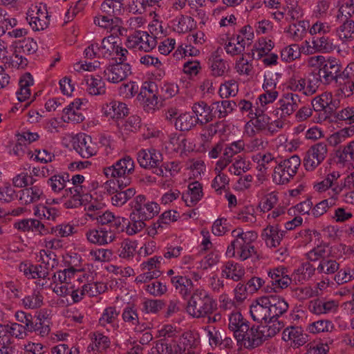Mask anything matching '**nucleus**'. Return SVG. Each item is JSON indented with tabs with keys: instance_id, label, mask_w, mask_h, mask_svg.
Instances as JSON below:
<instances>
[{
	"instance_id": "nucleus-33",
	"label": "nucleus",
	"mask_w": 354,
	"mask_h": 354,
	"mask_svg": "<svg viewBox=\"0 0 354 354\" xmlns=\"http://www.w3.org/2000/svg\"><path fill=\"white\" fill-rule=\"evenodd\" d=\"M339 37L342 39L351 41L354 39V21L351 19H346L337 30Z\"/></svg>"
},
{
	"instance_id": "nucleus-39",
	"label": "nucleus",
	"mask_w": 354,
	"mask_h": 354,
	"mask_svg": "<svg viewBox=\"0 0 354 354\" xmlns=\"http://www.w3.org/2000/svg\"><path fill=\"white\" fill-rule=\"evenodd\" d=\"M320 82L323 83V80L322 77L318 75V72L309 74L306 80V88L304 91V94L309 95L315 93Z\"/></svg>"
},
{
	"instance_id": "nucleus-3",
	"label": "nucleus",
	"mask_w": 354,
	"mask_h": 354,
	"mask_svg": "<svg viewBox=\"0 0 354 354\" xmlns=\"http://www.w3.org/2000/svg\"><path fill=\"white\" fill-rule=\"evenodd\" d=\"M301 160L297 155L281 161L274 167L273 181L278 185L286 184L297 173Z\"/></svg>"
},
{
	"instance_id": "nucleus-9",
	"label": "nucleus",
	"mask_w": 354,
	"mask_h": 354,
	"mask_svg": "<svg viewBox=\"0 0 354 354\" xmlns=\"http://www.w3.org/2000/svg\"><path fill=\"white\" fill-rule=\"evenodd\" d=\"M74 149L84 158H88L96 153L91 137L84 133L77 135L73 140Z\"/></svg>"
},
{
	"instance_id": "nucleus-23",
	"label": "nucleus",
	"mask_w": 354,
	"mask_h": 354,
	"mask_svg": "<svg viewBox=\"0 0 354 354\" xmlns=\"http://www.w3.org/2000/svg\"><path fill=\"white\" fill-rule=\"evenodd\" d=\"M198 123H199V118H196L190 113H185L180 115L176 119L175 127L179 131H189Z\"/></svg>"
},
{
	"instance_id": "nucleus-37",
	"label": "nucleus",
	"mask_w": 354,
	"mask_h": 354,
	"mask_svg": "<svg viewBox=\"0 0 354 354\" xmlns=\"http://www.w3.org/2000/svg\"><path fill=\"white\" fill-rule=\"evenodd\" d=\"M22 304L29 309L40 308L43 304V297L39 292H34L22 299Z\"/></svg>"
},
{
	"instance_id": "nucleus-5",
	"label": "nucleus",
	"mask_w": 354,
	"mask_h": 354,
	"mask_svg": "<svg viewBox=\"0 0 354 354\" xmlns=\"http://www.w3.org/2000/svg\"><path fill=\"white\" fill-rule=\"evenodd\" d=\"M131 204L132 212L145 221L153 218L160 212L159 205L147 201L146 196L142 194L137 196Z\"/></svg>"
},
{
	"instance_id": "nucleus-13",
	"label": "nucleus",
	"mask_w": 354,
	"mask_h": 354,
	"mask_svg": "<svg viewBox=\"0 0 354 354\" xmlns=\"http://www.w3.org/2000/svg\"><path fill=\"white\" fill-rule=\"evenodd\" d=\"M268 301V309L270 317L274 319L279 318L288 309V304L283 298L277 295H270L266 296Z\"/></svg>"
},
{
	"instance_id": "nucleus-20",
	"label": "nucleus",
	"mask_w": 354,
	"mask_h": 354,
	"mask_svg": "<svg viewBox=\"0 0 354 354\" xmlns=\"http://www.w3.org/2000/svg\"><path fill=\"white\" fill-rule=\"evenodd\" d=\"M245 274L242 266L233 261H227L222 270L221 276L226 279H231L234 281H239Z\"/></svg>"
},
{
	"instance_id": "nucleus-7",
	"label": "nucleus",
	"mask_w": 354,
	"mask_h": 354,
	"mask_svg": "<svg viewBox=\"0 0 354 354\" xmlns=\"http://www.w3.org/2000/svg\"><path fill=\"white\" fill-rule=\"evenodd\" d=\"M134 167L133 159L129 156H126L113 165L104 168V174L107 178H119L132 174Z\"/></svg>"
},
{
	"instance_id": "nucleus-2",
	"label": "nucleus",
	"mask_w": 354,
	"mask_h": 354,
	"mask_svg": "<svg viewBox=\"0 0 354 354\" xmlns=\"http://www.w3.org/2000/svg\"><path fill=\"white\" fill-rule=\"evenodd\" d=\"M310 64L312 66L317 68L318 75L322 77L324 84H329L332 82H338V73L341 71L342 66L335 58L326 59L322 55L310 57Z\"/></svg>"
},
{
	"instance_id": "nucleus-48",
	"label": "nucleus",
	"mask_w": 354,
	"mask_h": 354,
	"mask_svg": "<svg viewBox=\"0 0 354 354\" xmlns=\"http://www.w3.org/2000/svg\"><path fill=\"white\" fill-rule=\"evenodd\" d=\"M313 158L317 159L319 163L323 161L327 153L326 145L324 143L319 142L312 146L308 151Z\"/></svg>"
},
{
	"instance_id": "nucleus-47",
	"label": "nucleus",
	"mask_w": 354,
	"mask_h": 354,
	"mask_svg": "<svg viewBox=\"0 0 354 354\" xmlns=\"http://www.w3.org/2000/svg\"><path fill=\"white\" fill-rule=\"evenodd\" d=\"M128 224H129V221L127 218L114 216L108 228V232H111L114 234L115 232H123Z\"/></svg>"
},
{
	"instance_id": "nucleus-8",
	"label": "nucleus",
	"mask_w": 354,
	"mask_h": 354,
	"mask_svg": "<svg viewBox=\"0 0 354 354\" xmlns=\"http://www.w3.org/2000/svg\"><path fill=\"white\" fill-rule=\"evenodd\" d=\"M131 74V66L128 64L117 62L109 64L103 72V77L110 82L118 83Z\"/></svg>"
},
{
	"instance_id": "nucleus-57",
	"label": "nucleus",
	"mask_w": 354,
	"mask_h": 354,
	"mask_svg": "<svg viewBox=\"0 0 354 354\" xmlns=\"http://www.w3.org/2000/svg\"><path fill=\"white\" fill-rule=\"evenodd\" d=\"M118 314L115 307L106 308L99 319L100 324L105 326L106 324L112 323L117 318Z\"/></svg>"
},
{
	"instance_id": "nucleus-17",
	"label": "nucleus",
	"mask_w": 354,
	"mask_h": 354,
	"mask_svg": "<svg viewBox=\"0 0 354 354\" xmlns=\"http://www.w3.org/2000/svg\"><path fill=\"white\" fill-rule=\"evenodd\" d=\"M339 176L340 175L337 171H333L328 174L322 181L315 185L316 190L318 192H324L328 188H331L335 195L339 194L342 190V186L336 183Z\"/></svg>"
},
{
	"instance_id": "nucleus-61",
	"label": "nucleus",
	"mask_w": 354,
	"mask_h": 354,
	"mask_svg": "<svg viewBox=\"0 0 354 354\" xmlns=\"http://www.w3.org/2000/svg\"><path fill=\"white\" fill-rule=\"evenodd\" d=\"M227 230V219L224 218L216 220L212 227V232L216 236H222Z\"/></svg>"
},
{
	"instance_id": "nucleus-44",
	"label": "nucleus",
	"mask_w": 354,
	"mask_h": 354,
	"mask_svg": "<svg viewBox=\"0 0 354 354\" xmlns=\"http://www.w3.org/2000/svg\"><path fill=\"white\" fill-rule=\"evenodd\" d=\"M238 92V85L234 80H230L221 85L219 95L222 98L235 96Z\"/></svg>"
},
{
	"instance_id": "nucleus-56",
	"label": "nucleus",
	"mask_w": 354,
	"mask_h": 354,
	"mask_svg": "<svg viewBox=\"0 0 354 354\" xmlns=\"http://www.w3.org/2000/svg\"><path fill=\"white\" fill-rule=\"evenodd\" d=\"M280 107L277 109L276 115L279 114V111H281L280 117L283 118L292 114L297 108L295 107L290 102L288 98L281 99L279 102Z\"/></svg>"
},
{
	"instance_id": "nucleus-28",
	"label": "nucleus",
	"mask_w": 354,
	"mask_h": 354,
	"mask_svg": "<svg viewBox=\"0 0 354 354\" xmlns=\"http://www.w3.org/2000/svg\"><path fill=\"white\" fill-rule=\"evenodd\" d=\"M41 266H33L25 263H21L19 265V270L27 277L31 279L45 278L48 272L41 271Z\"/></svg>"
},
{
	"instance_id": "nucleus-1",
	"label": "nucleus",
	"mask_w": 354,
	"mask_h": 354,
	"mask_svg": "<svg viewBox=\"0 0 354 354\" xmlns=\"http://www.w3.org/2000/svg\"><path fill=\"white\" fill-rule=\"evenodd\" d=\"M217 310L216 301L205 290H196L187 301L186 312L194 318H205Z\"/></svg>"
},
{
	"instance_id": "nucleus-22",
	"label": "nucleus",
	"mask_w": 354,
	"mask_h": 354,
	"mask_svg": "<svg viewBox=\"0 0 354 354\" xmlns=\"http://www.w3.org/2000/svg\"><path fill=\"white\" fill-rule=\"evenodd\" d=\"M265 322V325H261L262 327V335L265 337L266 341L276 335L283 327L284 324L280 322L279 318L272 319L270 317Z\"/></svg>"
},
{
	"instance_id": "nucleus-43",
	"label": "nucleus",
	"mask_w": 354,
	"mask_h": 354,
	"mask_svg": "<svg viewBox=\"0 0 354 354\" xmlns=\"http://www.w3.org/2000/svg\"><path fill=\"white\" fill-rule=\"evenodd\" d=\"M210 66L214 76H222L227 70V66L223 59L218 55H213L212 59H209Z\"/></svg>"
},
{
	"instance_id": "nucleus-63",
	"label": "nucleus",
	"mask_w": 354,
	"mask_h": 354,
	"mask_svg": "<svg viewBox=\"0 0 354 354\" xmlns=\"http://www.w3.org/2000/svg\"><path fill=\"white\" fill-rule=\"evenodd\" d=\"M8 331L11 337L15 336L17 338L22 339L27 335V330L23 327V324L13 323L8 325Z\"/></svg>"
},
{
	"instance_id": "nucleus-15",
	"label": "nucleus",
	"mask_w": 354,
	"mask_h": 354,
	"mask_svg": "<svg viewBox=\"0 0 354 354\" xmlns=\"http://www.w3.org/2000/svg\"><path fill=\"white\" fill-rule=\"evenodd\" d=\"M86 237L88 241L98 245H105L113 241L115 235L108 232L106 227H102L100 230H92L86 233Z\"/></svg>"
},
{
	"instance_id": "nucleus-24",
	"label": "nucleus",
	"mask_w": 354,
	"mask_h": 354,
	"mask_svg": "<svg viewBox=\"0 0 354 354\" xmlns=\"http://www.w3.org/2000/svg\"><path fill=\"white\" fill-rule=\"evenodd\" d=\"M34 80L30 73H26L19 80V91L17 92V99L20 102H24L30 95L29 87L33 85Z\"/></svg>"
},
{
	"instance_id": "nucleus-55",
	"label": "nucleus",
	"mask_w": 354,
	"mask_h": 354,
	"mask_svg": "<svg viewBox=\"0 0 354 354\" xmlns=\"http://www.w3.org/2000/svg\"><path fill=\"white\" fill-rule=\"evenodd\" d=\"M256 120L253 123L254 127L258 130H264L268 129L270 118L266 114H264L262 111H256L254 113Z\"/></svg>"
},
{
	"instance_id": "nucleus-25",
	"label": "nucleus",
	"mask_w": 354,
	"mask_h": 354,
	"mask_svg": "<svg viewBox=\"0 0 354 354\" xmlns=\"http://www.w3.org/2000/svg\"><path fill=\"white\" fill-rule=\"evenodd\" d=\"M136 32L137 37L139 38L138 41L139 45L138 50L149 52L156 46L157 41L156 37L150 35L145 31L138 30Z\"/></svg>"
},
{
	"instance_id": "nucleus-11",
	"label": "nucleus",
	"mask_w": 354,
	"mask_h": 354,
	"mask_svg": "<svg viewBox=\"0 0 354 354\" xmlns=\"http://www.w3.org/2000/svg\"><path fill=\"white\" fill-rule=\"evenodd\" d=\"M268 302L266 296H262L251 304L250 313L254 321L262 322L270 318Z\"/></svg>"
},
{
	"instance_id": "nucleus-51",
	"label": "nucleus",
	"mask_w": 354,
	"mask_h": 354,
	"mask_svg": "<svg viewBox=\"0 0 354 354\" xmlns=\"http://www.w3.org/2000/svg\"><path fill=\"white\" fill-rule=\"evenodd\" d=\"M91 339L99 352L105 351L110 346L109 338L102 333H94Z\"/></svg>"
},
{
	"instance_id": "nucleus-12",
	"label": "nucleus",
	"mask_w": 354,
	"mask_h": 354,
	"mask_svg": "<svg viewBox=\"0 0 354 354\" xmlns=\"http://www.w3.org/2000/svg\"><path fill=\"white\" fill-rule=\"evenodd\" d=\"M286 233V230H280L278 225H270L263 230L261 237L265 240L267 246L276 248L280 244Z\"/></svg>"
},
{
	"instance_id": "nucleus-46",
	"label": "nucleus",
	"mask_w": 354,
	"mask_h": 354,
	"mask_svg": "<svg viewBox=\"0 0 354 354\" xmlns=\"http://www.w3.org/2000/svg\"><path fill=\"white\" fill-rule=\"evenodd\" d=\"M136 248V243L135 241L129 239L124 240L118 250L119 256L124 259L130 258L133 256Z\"/></svg>"
},
{
	"instance_id": "nucleus-29",
	"label": "nucleus",
	"mask_w": 354,
	"mask_h": 354,
	"mask_svg": "<svg viewBox=\"0 0 354 354\" xmlns=\"http://www.w3.org/2000/svg\"><path fill=\"white\" fill-rule=\"evenodd\" d=\"M156 88V85L153 83L149 84L147 87L146 86H142L138 96V99L140 100L141 99L145 100V102L148 103V105L156 106L158 104V97L154 93Z\"/></svg>"
},
{
	"instance_id": "nucleus-4",
	"label": "nucleus",
	"mask_w": 354,
	"mask_h": 354,
	"mask_svg": "<svg viewBox=\"0 0 354 354\" xmlns=\"http://www.w3.org/2000/svg\"><path fill=\"white\" fill-rule=\"evenodd\" d=\"M137 160L140 166L147 169H154L153 171L159 176H164L161 168L163 156L162 153L154 148L141 149L137 153Z\"/></svg>"
},
{
	"instance_id": "nucleus-36",
	"label": "nucleus",
	"mask_w": 354,
	"mask_h": 354,
	"mask_svg": "<svg viewBox=\"0 0 354 354\" xmlns=\"http://www.w3.org/2000/svg\"><path fill=\"white\" fill-rule=\"evenodd\" d=\"M339 266V264L335 260L323 258L317 266V270L319 273L330 274L337 272Z\"/></svg>"
},
{
	"instance_id": "nucleus-10",
	"label": "nucleus",
	"mask_w": 354,
	"mask_h": 354,
	"mask_svg": "<svg viewBox=\"0 0 354 354\" xmlns=\"http://www.w3.org/2000/svg\"><path fill=\"white\" fill-rule=\"evenodd\" d=\"M50 17L46 5H40L37 10L35 16L28 15L26 19L33 30L39 31L48 28L50 24Z\"/></svg>"
},
{
	"instance_id": "nucleus-32",
	"label": "nucleus",
	"mask_w": 354,
	"mask_h": 354,
	"mask_svg": "<svg viewBox=\"0 0 354 354\" xmlns=\"http://www.w3.org/2000/svg\"><path fill=\"white\" fill-rule=\"evenodd\" d=\"M106 286L101 282L84 284L81 290V295L95 297L105 292Z\"/></svg>"
},
{
	"instance_id": "nucleus-40",
	"label": "nucleus",
	"mask_w": 354,
	"mask_h": 354,
	"mask_svg": "<svg viewBox=\"0 0 354 354\" xmlns=\"http://www.w3.org/2000/svg\"><path fill=\"white\" fill-rule=\"evenodd\" d=\"M64 122L80 123L84 120V116L78 112V110L71 106L66 107L63 111L62 117Z\"/></svg>"
},
{
	"instance_id": "nucleus-58",
	"label": "nucleus",
	"mask_w": 354,
	"mask_h": 354,
	"mask_svg": "<svg viewBox=\"0 0 354 354\" xmlns=\"http://www.w3.org/2000/svg\"><path fill=\"white\" fill-rule=\"evenodd\" d=\"M15 191L10 184L0 187V201L10 203L14 200Z\"/></svg>"
},
{
	"instance_id": "nucleus-19",
	"label": "nucleus",
	"mask_w": 354,
	"mask_h": 354,
	"mask_svg": "<svg viewBox=\"0 0 354 354\" xmlns=\"http://www.w3.org/2000/svg\"><path fill=\"white\" fill-rule=\"evenodd\" d=\"M87 85L86 91L93 95H103L106 92L105 83L100 75H86L84 79Z\"/></svg>"
},
{
	"instance_id": "nucleus-60",
	"label": "nucleus",
	"mask_w": 354,
	"mask_h": 354,
	"mask_svg": "<svg viewBox=\"0 0 354 354\" xmlns=\"http://www.w3.org/2000/svg\"><path fill=\"white\" fill-rule=\"evenodd\" d=\"M238 158L239 159H236L233 165L229 168V171L236 176H239L242 172H246L249 169L248 165L245 164V161L240 156H238Z\"/></svg>"
},
{
	"instance_id": "nucleus-6",
	"label": "nucleus",
	"mask_w": 354,
	"mask_h": 354,
	"mask_svg": "<svg viewBox=\"0 0 354 354\" xmlns=\"http://www.w3.org/2000/svg\"><path fill=\"white\" fill-rule=\"evenodd\" d=\"M246 333H238L237 342L242 341L243 346L246 348L252 349L261 345L265 341V337L262 335L261 326H255L246 327Z\"/></svg>"
},
{
	"instance_id": "nucleus-34",
	"label": "nucleus",
	"mask_w": 354,
	"mask_h": 354,
	"mask_svg": "<svg viewBox=\"0 0 354 354\" xmlns=\"http://www.w3.org/2000/svg\"><path fill=\"white\" fill-rule=\"evenodd\" d=\"M130 219L132 223L129 221V224L126 225L127 233L129 235L135 234L146 226L145 220L141 219L133 212L130 214Z\"/></svg>"
},
{
	"instance_id": "nucleus-14",
	"label": "nucleus",
	"mask_w": 354,
	"mask_h": 354,
	"mask_svg": "<svg viewBox=\"0 0 354 354\" xmlns=\"http://www.w3.org/2000/svg\"><path fill=\"white\" fill-rule=\"evenodd\" d=\"M192 111L196 115V118L199 116L202 118H199V124L203 125L213 120L215 117L214 110L212 108V104L211 106H208L206 102L200 101L194 103L192 106Z\"/></svg>"
},
{
	"instance_id": "nucleus-64",
	"label": "nucleus",
	"mask_w": 354,
	"mask_h": 354,
	"mask_svg": "<svg viewBox=\"0 0 354 354\" xmlns=\"http://www.w3.org/2000/svg\"><path fill=\"white\" fill-rule=\"evenodd\" d=\"M337 156L344 161H346L348 157L354 160V140L347 145L342 151H338Z\"/></svg>"
},
{
	"instance_id": "nucleus-42",
	"label": "nucleus",
	"mask_w": 354,
	"mask_h": 354,
	"mask_svg": "<svg viewBox=\"0 0 354 354\" xmlns=\"http://www.w3.org/2000/svg\"><path fill=\"white\" fill-rule=\"evenodd\" d=\"M37 50V43L31 38H27L19 41L17 46L15 53L22 51L28 55H32Z\"/></svg>"
},
{
	"instance_id": "nucleus-49",
	"label": "nucleus",
	"mask_w": 354,
	"mask_h": 354,
	"mask_svg": "<svg viewBox=\"0 0 354 354\" xmlns=\"http://www.w3.org/2000/svg\"><path fill=\"white\" fill-rule=\"evenodd\" d=\"M300 55L299 47L297 44H292L283 48L281 53V59L286 62H291Z\"/></svg>"
},
{
	"instance_id": "nucleus-16",
	"label": "nucleus",
	"mask_w": 354,
	"mask_h": 354,
	"mask_svg": "<svg viewBox=\"0 0 354 354\" xmlns=\"http://www.w3.org/2000/svg\"><path fill=\"white\" fill-rule=\"evenodd\" d=\"M171 283L183 298L189 295L194 289L192 279L186 276L177 275L172 277Z\"/></svg>"
},
{
	"instance_id": "nucleus-35",
	"label": "nucleus",
	"mask_w": 354,
	"mask_h": 354,
	"mask_svg": "<svg viewBox=\"0 0 354 354\" xmlns=\"http://www.w3.org/2000/svg\"><path fill=\"white\" fill-rule=\"evenodd\" d=\"M312 43L314 48L318 51L327 53L334 49V46L331 40L325 36L320 37H313Z\"/></svg>"
},
{
	"instance_id": "nucleus-26",
	"label": "nucleus",
	"mask_w": 354,
	"mask_h": 354,
	"mask_svg": "<svg viewBox=\"0 0 354 354\" xmlns=\"http://www.w3.org/2000/svg\"><path fill=\"white\" fill-rule=\"evenodd\" d=\"M237 107V104L233 100H222L212 103L214 115L218 113V118H225Z\"/></svg>"
},
{
	"instance_id": "nucleus-31",
	"label": "nucleus",
	"mask_w": 354,
	"mask_h": 354,
	"mask_svg": "<svg viewBox=\"0 0 354 354\" xmlns=\"http://www.w3.org/2000/svg\"><path fill=\"white\" fill-rule=\"evenodd\" d=\"M20 201H22L24 204H29L38 201L42 195V191L37 187L33 186L30 188L21 190Z\"/></svg>"
},
{
	"instance_id": "nucleus-50",
	"label": "nucleus",
	"mask_w": 354,
	"mask_h": 354,
	"mask_svg": "<svg viewBox=\"0 0 354 354\" xmlns=\"http://www.w3.org/2000/svg\"><path fill=\"white\" fill-rule=\"evenodd\" d=\"M143 310L147 313H157L165 306V302L161 299H147L143 302Z\"/></svg>"
},
{
	"instance_id": "nucleus-27",
	"label": "nucleus",
	"mask_w": 354,
	"mask_h": 354,
	"mask_svg": "<svg viewBox=\"0 0 354 354\" xmlns=\"http://www.w3.org/2000/svg\"><path fill=\"white\" fill-rule=\"evenodd\" d=\"M33 330H29V333L35 332L41 337L46 336L50 329V321L44 317V315L39 314L33 320Z\"/></svg>"
},
{
	"instance_id": "nucleus-59",
	"label": "nucleus",
	"mask_w": 354,
	"mask_h": 354,
	"mask_svg": "<svg viewBox=\"0 0 354 354\" xmlns=\"http://www.w3.org/2000/svg\"><path fill=\"white\" fill-rule=\"evenodd\" d=\"M146 290L153 296H160L167 292V288L165 284L156 281L147 285Z\"/></svg>"
},
{
	"instance_id": "nucleus-54",
	"label": "nucleus",
	"mask_w": 354,
	"mask_h": 354,
	"mask_svg": "<svg viewBox=\"0 0 354 354\" xmlns=\"http://www.w3.org/2000/svg\"><path fill=\"white\" fill-rule=\"evenodd\" d=\"M244 148V143L242 140H238L231 143L230 146L225 147L223 155L226 159H232V158L241 152Z\"/></svg>"
},
{
	"instance_id": "nucleus-21",
	"label": "nucleus",
	"mask_w": 354,
	"mask_h": 354,
	"mask_svg": "<svg viewBox=\"0 0 354 354\" xmlns=\"http://www.w3.org/2000/svg\"><path fill=\"white\" fill-rule=\"evenodd\" d=\"M248 322L245 321L239 312L232 313L229 318V328L234 331L235 338L238 339V333H246Z\"/></svg>"
},
{
	"instance_id": "nucleus-18",
	"label": "nucleus",
	"mask_w": 354,
	"mask_h": 354,
	"mask_svg": "<svg viewBox=\"0 0 354 354\" xmlns=\"http://www.w3.org/2000/svg\"><path fill=\"white\" fill-rule=\"evenodd\" d=\"M202 185L198 181L190 183L188 186V192L183 195V200L187 206L195 205L203 197Z\"/></svg>"
},
{
	"instance_id": "nucleus-45",
	"label": "nucleus",
	"mask_w": 354,
	"mask_h": 354,
	"mask_svg": "<svg viewBox=\"0 0 354 354\" xmlns=\"http://www.w3.org/2000/svg\"><path fill=\"white\" fill-rule=\"evenodd\" d=\"M274 43L271 40L266 41V39H259V46L257 48V56L254 57V53H249L248 55L252 57V59H259L264 55H267L270 51L273 48Z\"/></svg>"
},
{
	"instance_id": "nucleus-53",
	"label": "nucleus",
	"mask_w": 354,
	"mask_h": 354,
	"mask_svg": "<svg viewBox=\"0 0 354 354\" xmlns=\"http://www.w3.org/2000/svg\"><path fill=\"white\" fill-rule=\"evenodd\" d=\"M158 0H133L131 10L134 13L141 14L148 6H153Z\"/></svg>"
},
{
	"instance_id": "nucleus-38",
	"label": "nucleus",
	"mask_w": 354,
	"mask_h": 354,
	"mask_svg": "<svg viewBox=\"0 0 354 354\" xmlns=\"http://www.w3.org/2000/svg\"><path fill=\"white\" fill-rule=\"evenodd\" d=\"M40 259L42 263L46 265L47 270H53L58 266V259L55 252L48 250H41L39 252Z\"/></svg>"
},
{
	"instance_id": "nucleus-52",
	"label": "nucleus",
	"mask_w": 354,
	"mask_h": 354,
	"mask_svg": "<svg viewBox=\"0 0 354 354\" xmlns=\"http://www.w3.org/2000/svg\"><path fill=\"white\" fill-rule=\"evenodd\" d=\"M331 328H333L331 322L324 319L314 322L308 326L309 331L313 333L328 331Z\"/></svg>"
},
{
	"instance_id": "nucleus-62",
	"label": "nucleus",
	"mask_w": 354,
	"mask_h": 354,
	"mask_svg": "<svg viewBox=\"0 0 354 354\" xmlns=\"http://www.w3.org/2000/svg\"><path fill=\"white\" fill-rule=\"evenodd\" d=\"M96 47L98 50H104L102 55L104 57L111 55V53L115 50L116 46L115 42L111 41L109 38H104L102 40V44L100 47L96 44Z\"/></svg>"
},
{
	"instance_id": "nucleus-30",
	"label": "nucleus",
	"mask_w": 354,
	"mask_h": 354,
	"mask_svg": "<svg viewBox=\"0 0 354 354\" xmlns=\"http://www.w3.org/2000/svg\"><path fill=\"white\" fill-rule=\"evenodd\" d=\"M310 27L309 21H299L297 24L290 25L288 32L292 35L295 41L301 40L306 34V30Z\"/></svg>"
},
{
	"instance_id": "nucleus-41",
	"label": "nucleus",
	"mask_w": 354,
	"mask_h": 354,
	"mask_svg": "<svg viewBox=\"0 0 354 354\" xmlns=\"http://www.w3.org/2000/svg\"><path fill=\"white\" fill-rule=\"evenodd\" d=\"M196 27L194 19L189 16L181 15L178 19L176 30L179 33L191 31Z\"/></svg>"
}]
</instances>
